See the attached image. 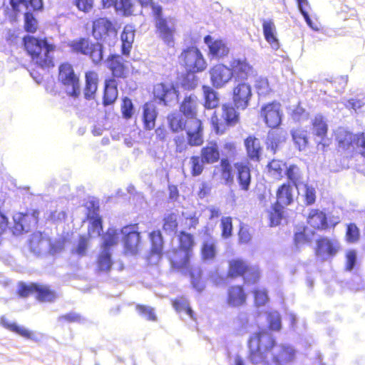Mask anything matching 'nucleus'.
<instances>
[{"mask_svg": "<svg viewBox=\"0 0 365 365\" xmlns=\"http://www.w3.org/2000/svg\"><path fill=\"white\" fill-rule=\"evenodd\" d=\"M360 237V229L356 223L350 222L346 225L344 239L346 243L356 244L359 241Z\"/></svg>", "mask_w": 365, "mask_h": 365, "instance_id": "8fccbe9b", "label": "nucleus"}, {"mask_svg": "<svg viewBox=\"0 0 365 365\" xmlns=\"http://www.w3.org/2000/svg\"><path fill=\"white\" fill-rule=\"evenodd\" d=\"M275 345L274 338L266 330L254 333L248 340L250 349V358L253 364H259L266 358V353Z\"/></svg>", "mask_w": 365, "mask_h": 365, "instance_id": "39448f33", "label": "nucleus"}, {"mask_svg": "<svg viewBox=\"0 0 365 365\" xmlns=\"http://www.w3.org/2000/svg\"><path fill=\"white\" fill-rule=\"evenodd\" d=\"M135 310L139 314L145 317L147 320L151 322L157 321V316L153 307L144 304H137Z\"/></svg>", "mask_w": 365, "mask_h": 365, "instance_id": "774afa93", "label": "nucleus"}, {"mask_svg": "<svg viewBox=\"0 0 365 365\" xmlns=\"http://www.w3.org/2000/svg\"><path fill=\"white\" fill-rule=\"evenodd\" d=\"M193 253L185 252L176 248H173L168 255L170 269L175 272H185L191 265L190 261Z\"/></svg>", "mask_w": 365, "mask_h": 365, "instance_id": "a211bd4d", "label": "nucleus"}, {"mask_svg": "<svg viewBox=\"0 0 365 365\" xmlns=\"http://www.w3.org/2000/svg\"><path fill=\"white\" fill-rule=\"evenodd\" d=\"M202 91L205 108L210 110L218 107L219 97L217 92L208 86H203Z\"/></svg>", "mask_w": 365, "mask_h": 365, "instance_id": "49530a36", "label": "nucleus"}, {"mask_svg": "<svg viewBox=\"0 0 365 365\" xmlns=\"http://www.w3.org/2000/svg\"><path fill=\"white\" fill-rule=\"evenodd\" d=\"M39 211L38 210H27L25 212H17L13 216L12 231L15 235L28 232L32 226L38 222Z\"/></svg>", "mask_w": 365, "mask_h": 365, "instance_id": "4468645a", "label": "nucleus"}, {"mask_svg": "<svg viewBox=\"0 0 365 365\" xmlns=\"http://www.w3.org/2000/svg\"><path fill=\"white\" fill-rule=\"evenodd\" d=\"M125 61L121 55L113 53L108 56L106 58L107 67L111 72L110 78L125 79L128 77L129 70L125 64Z\"/></svg>", "mask_w": 365, "mask_h": 365, "instance_id": "6ab92c4d", "label": "nucleus"}, {"mask_svg": "<svg viewBox=\"0 0 365 365\" xmlns=\"http://www.w3.org/2000/svg\"><path fill=\"white\" fill-rule=\"evenodd\" d=\"M310 231L308 226L303 225L297 227L293 236V243L296 247L309 245L312 242L313 236Z\"/></svg>", "mask_w": 365, "mask_h": 365, "instance_id": "ea45409f", "label": "nucleus"}, {"mask_svg": "<svg viewBox=\"0 0 365 365\" xmlns=\"http://www.w3.org/2000/svg\"><path fill=\"white\" fill-rule=\"evenodd\" d=\"M357 133L342 130L339 131L336 135V141L339 150L352 154L356 150Z\"/></svg>", "mask_w": 365, "mask_h": 365, "instance_id": "b1692460", "label": "nucleus"}, {"mask_svg": "<svg viewBox=\"0 0 365 365\" xmlns=\"http://www.w3.org/2000/svg\"><path fill=\"white\" fill-rule=\"evenodd\" d=\"M143 6L150 8V16L153 19L158 36L169 47L175 44L176 28L174 19L165 17L162 6L153 2V0H137Z\"/></svg>", "mask_w": 365, "mask_h": 365, "instance_id": "7ed1b4c3", "label": "nucleus"}, {"mask_svg": "<svg viewBox=\"0 0 365 365\" xmlns=\"http://www.w3.org/2000/svg\"><path fill=\"white\" fill-rule=\"evenodd\" d=\"M210 124L215 134L218 135L225 134L231 127L224 120L222 121L216 112H214L210 117Z\"/></svg>", "mask_w": 365, "mask_h": 365, "instance_id": "4d7b16f0", "label": "nucleus"}, {"mask_svg": "<svg viewBox=\"0 0 365 365\" xmlns=\"http://www.w3.org/2000/svg\"><path fill=\"white\" fill-rule=\"evenodd\" d=\"M178 214L174 212L166 213L162 219V229L165 232H174L178 231L179 227Z\"/></svg>", "mask_w": 365, "mask_h": 365, "instance_id": "37998d69", "label": "nucleus"}, {"mask_svg": "<svg viewBox=\"0 0 365 365\" xmlns=\"http://www.w3.org/2000/svg\"><path fill=\"white\" fill-rule=\"evenodd\" d=\"M285 175L288 180L295 187H297L302 180V173L299 167L294 164L286 168Z\"/></svg>", "mask_w": 365, "mask_h": 365, "instance_id": "052dcab7", "label": "nucleus"}, {"mask_svg": "<svg viewBox=\"0 0 365 365\" xmlns=\"http://www.w3.org/2000/svg\"><path fill=\"white\" fill-rule=\"evenodd\" d=\"M206 164H214L220 161L221 154L216 140H210L200 149V155Z\"/></svg>", "mask_w": 365, "mask_h": 365, "instance_id": "c85d7f7f", "label": "nucleus"}, {"mask_svg": "<svg viewBox=\"0 0 365 365\" xmlns=\"http://www.w3.org/2000/svg\"><path fill=\"white\" fill-rule=\"evenodd\" d=\"M202 259L204 260H213L216 256V245L212 241H204L200 248Z\"/></svg>", "mask_w": 365, "mask_h": 365, "instance_id": "6e6d98bb", "label": "nucleus"}, {"mask_svg": "<svg viewBox=\"0 0 365 365\" xmlns=\"http://www.w3.org/2000/svg\"><path fill=\"white\" fill-rule=\"evenodd\" d=\"M24 29L27 33L34 34L38 30V21L31 12H26L24 15Z\"/></svg>", "mask_w": 365, "mask_h": 365, "instance_id": "e2e57ef3", "label": "nucleus"}, {"mask_svg": "<svg viewBox=\"0 0 365 365\" xmlns=\"http://www.w3.org/2000/svg\"><path fill=\"white\" fill-rule=\"evenodd\" d=\"M98 269L101 272H108L113 265L111 254L109 250H103L100 252L96 260Z\"/></svg>", "mask_w": 365, "mask_h": 365, "instance_id": "09e8293b", "label": "nucleus"}, {"mask_svg": "<svg viewBox=\"0 0 365 365\" xmlns=\"http://www.w3.org/2000/svg\"><path fill=\"white\" fill-rule=\"evenodd\" d=\"M89 246V237L84 235H79L76 244L71 250V254L78 257H85Z\"/></svg>", "mask_w": 365, "mask_h": 365, "instance_id": "a18cd8bd", "label": "nucleus"}, {"mask_svg": "<svg viewBox=\"0 0 365 365\" xmlns=\"http://www.w3.org/2000/svg\"><path fill=\"white\" fill-rule=\"evenodd\" d=\"M198 103L196 96H185L179 106L181 114L188 119L187 144L192 147L201 146L204 142L202 121L197 118Z\"/></svg>", "mask_w": 365, "mask_h": 365, "instance_id": "f03ea898", "label": "nucleus"}, {"mask_svg": "<svg viewBox=\"0 0 365 365\" xmlns=\"http://www.w3.org/2000/svg\"><path fill=\"white\" fill-rule=\"evenodd\" d=\"M253 302L256 307L265 306L269 302L268 292L264 288H256L252 291Z\"/></svg>", "mask_w": 365, "mask_h": 365, "instance_id": "13d9d810", "label": "nucleus"}, {"mask_svg": "<svg viewBox=\"0 0 365 365\" xmlns=\"http://www.w3.org/2000/svg\"><path fill=\"white\" fill-rule=\"evenodd\" d=\"M341 250V243L336 237L322 235L315 241L314 252L316 257L325 261L333 258Z\"/></svg>", "mask_w": 365, "mask_h": 365, "instance_id": "ddd939ff", "label": "nucleus"}, {"mask_svg": "<svg viewBox=\"0 0 365 365\" xmlns=\"http://www.w3.org/2000/svg\"><path fill=\"white\" fill-rule=\"evenodd\" d=\"M230 70L232 73V77L239 79H247L248 76L254 73L253 66L250 63L247 58H233L230 62Z\"/></svg>", "mask_w": 365, "mask_h": 365, "instance_id": "393cba45", "label": "nucleus"}, {"mask_svg": "<svg viewBox=\"0 0 365 365\" xmlns=\"http://www.w3.org/2000/svg\"><path fill=\"white\" fill-rule=\"evenodd\" d=\"M71 53L88 56L92 63L98 66L103 61V46L98 42H92L87 37H80L68 43Z\"/></svg>", "mask_w": 365, "mask_h": 365, "instance_id": "0eeeda50", "label": "nucleus"}, {"mask_svg": "<svg viewBox=\"0 0 365 365\" xmlns=\"http://www.w3.org/2000/svg\"><path fill=\"white\" fill-rule=\"evenodd\" d=\"M284 141L285 138L281 133H269L266 140L267 148L275 153L279 150L280 145Z\"/></svg>", "mask_w": 365, "mask_h": 365, "instance_id": "603ef678", "label": "nucleus"}, {"mask_svg": "<svg viewBox=\"0 0 365 365\" xmlns=\"http://www.w3.org/2000/svg\"><path fill=\"white\" fill-rule=\"evenodd\" d=\"M153 100L158 104L168 106L178 101L179 91L173 85L159 83L153 89Z\"/></svg>", "mask_w": 365, "mask_h": 365, "instance_id": "2eb2a0df", "label": "nucleus"}, {"mask_svg": "<svg viewBox=\"0 0 365 365\" xmlns=\"http://www.w3.org/2000/svg\"><path fill=\"white\" fill-rule=\"evenodd\" d=\"M135 29L131 25L128 24L123 27L120 34V50L122 55L125 56H130L135 38Z\"/></svg>", "mask_w": 365, "mask_h": 365, "instance_id": "473e14b6", "label": "nucleus"}, {"mask_svg": "<svg viewBox=\"0 0 365 365\" xmlns=\"http://www.w3.org/2000/svg\"><path fill=\"white\" fill-rule=\"evenodd\" d=\"M36 286V282H32L29 284H27L24 282H19L18 284L16 294L21 298H27L31 294L35 293Z\"/></svg>", "mask_w": 365, "mask_h": 365, "instance_id": "69168bd1", "label": "nucleus"}, {"mask_svg": "<svg viewBox=\"0 0 365 365\" xmlns=\"http://www.w3.org/2000/svg\"><path fill=\"white\" fill-rule=\"evenodd\" d=\"M345 264L344 269L351 272L355 267L357 262V252L354 249H349L346 251L344 255Z\"/></svg>", "mask_w": 365, "mask_h": 365, "instance_id": "0e129e2a", "label": "nucleus"}, {"mask_svg": "<svg viewBox=\"0 0 365 365\" xmlns=\"http://www.w3.org/2000/svg\"><path fill=\"white\" fill-rule=\"evenodd\" d=\"M148 240L150 244L149 254L151 256L161 257L164 252V239L159 230H154L148 234Z\"/></svg>", "mask_w": 365, "mask_h": 365, "instance_id": "7c9ffc66", "label": "nucleus"}, {"mask_svg": "<svg viewBox=\"0 0 365 365\" xmlns=\"http://www.w3.org/2000/svg\"><path fill=\"white\" fill-rule=\"evenodd\" d=\"M269 172L278 180L282 179L283 172L286 167V163L282 160H272L267 165Z\"/></svg>", "mask_w": 365, "mask_h": 365, "instance_id": "680f3d73", "label": "nucleus"}, {"mask_svg": "<svg viewBox=\"0 0 365 365\" xmlns=\"http://www.w3.org/2000/svg\"><path fill=\"white\" fill-rule=\"evenodd\" d=\"M57 79L64 87L69 97L78 98L81 93L79 76L76 73L73 66L68 62L59 65Z\"/></svg>", "mask_w": 365, "mask_h": 365, "instance_id": "6e6552de", "label": "nucleus"}, {"mask_svg": "<svg viewBox=\"0 0 365 365\" xmlns=\"http://www.w3.org/2000/svg\"><path fill=\"white\" fill-rule=\"evenodd\" d=\"M247 163H259L262 159L263 148L259 140L254 135H248L244 140Z\"/></svg>", "mask_w": 365, "mask_h": 365, "instance_id": "412c9836", "label": "nucleus"}, {"mask_svg": "<svg viewBox=\"0 0 365 365\" xmlns=\"http://www.w3.org/2000/svg\"><path fill=\"white\" fill-rule=\"evenodd\" d=\"M118 97V82L115 78L104 81L102 103L104 106L113 105Z\"/></svg>", "mask_w": 365, "mask_h": 365, "instance_id": "cd10ccee", "label": "nucleus"}, {"mask_svg": "<svg viewBox=\"0 0 365 365\" xmlns=\"http://www.w3.org/2000/svg\"><path fill=\"white\" fill-rule=\"evenodd\" d=\"M281 105L277 101H272L263 105L260 109V116L267 127L276 128L282 123Z\"/></svg>", "mask_w": 365, "mask_h": 365, "instance_id": "dca6fc26", "label": "nucleus"}, {"mask_svg": "<svg viewBox=\"0 0 365 365\" xmlns=\"http://www.w3.org/2000/svg\"><path fill=\"white\" fill-rule=\"evenodd\" d=\"M167 120L168 127L172 132L177 133L185 130L187 140V118L185 120L181 113L173 112L168 115Z\"/></svg>", "mask_w": 365, "mask_h": 365, "instance_id": "2f4dec72", "label": "nucleus"}, {"mask_svg": "<svg viewBox=\"0 0 365 365\" xmlns=\"http://www.w3.org/2000/svg\"><path fill=\"white\" fill-rule=\"evenodd\" d=\"M83 87L84 98L91 101L96 98L99 84V76L97 71L89 70L85 72Z\"/></svg>", "mask_w": 365, "mask_h": 365, "instance_id": "a878e982", "label": "nucleus"}, {"mask_svg": "<svg viewBox=\"0 0 365 365\" xmlns=\"http://www.w3.org/2000/svg\"><path fill=\"white\" fill-rule=\"evenodd\" d=\"M35 294L36 299L41 302H53L57 298L55 290L48 285L39 283H36Z\"/></svg>", "mask_w": 365, "mask_h": 365, "instance_id": "58836bf2", "label": "nucleus"}, {"mask_svg": "<svg viewBox=\"0 0 365 365\" xmlns=\"http://www.w3.org/2000/svg\"><path fill=\"white\" fill-rule=\"evenodd\" d=\"M247 301V293L242 284H236L228 287L226 292V304L230 307L245 306Z\"/></svg>", "mask_w": 365, "mask_h": 365, "instance_id": "aec40b11", "label": "nucleus"}, {"mask_svg": "<svg viewBox=\"0 0 365 365\" xmlns=\"http://www.w3.org/2000/svg\"><path fill=\"white\" fill-rule=\"evenodd\" d=\"M210 81L215 88H221L228 83L232 78V73L230 67L217 63L210 70Z\"/></svg>", "mask_w": 365, "mask_h": 365, "instance_id": "4be33fe9", "label": "nucleus"}, {"mask_svg": "<svg viewBox=\"0 0 365 365\" xmlns=\"http://www.w3.org/2000/svg\"><path fill=\"white\" fill-rule=\"evenodd\" d=\"M221 237L228 239L232 235V218L231 217H223L220 220Z\"/></svg>", "mask_w": 365, "mask_h": 365, "instance_id": "338daca9", "label": "nucleus"}, {"mask_svg": "<svg viewBox=\"0 0 365 365\" xmlns=\"http://www.w3.org/2000/svg\"><path fill=\"white\" fill-rule=\"evenodd\" d=\"M118 242V232L114 228H108L104 235L102 248L108 250L110 247L115 246Z\"/></svg>", "mask_w": 365, "mask_h": 365, "instance_id": "bf43d9fd", "label": "nucleus"}, {"mask_svg": "<svg viewBox=\"0 0 365 365\" xmlns=\"http://www.w3.org/2000/svg\"><path fill=\"white\" fill-rule=\"evenodd\" d=\"M226 277L230 279L242 278L248 284H257L261 278V270L258 266L250 264L247 260L236 257L227 261Z\"/></svg>", "mask_w": 365, "mask_h": 365, "instance_id": "20e7f679", "label": "nucleus"}, {"mask_svg": "<svg viewBox=\"0 0 365 365\" xmlns=\"http://www.w3.org/2000/svg\"><path fill=\"white\" fill-rule=\"evenodd\" d=\"M235 106L225 103L222 106L223 120L231 127L235 126L240 121V114L236 110Z\"/></svg>", "mask_w": 365, "mask_h": 365, "instance_id": "c03bdc74", "label": "nucleus"}, {"mask_svg": "<svg viewBox=\"0 0 365 365\" xmlns=\"http://www.w3.org/2000/svg\"><path fill=\"white\" fill-rule=\"evenodd\" d=\"M180 63L188 73L203 71L207 63L201 51L195 46H190L184 50L180 56Z\"/></svg>", "mask_w": 365, "mask_h": 365, "instance_id": "f8f14e48", "label": "nucleus"}, {"mask_svg": "<svg viewBox=\"0 0 365 365\" xmlns=\"http://www.w3.org/2000/svg\"><path fill=\"white\" fill-rule=\"evenodd\" d=\"M157 117L158 112L155 107L149 103L144 104L143 107L142 120L145 130H151L155 128Z\"/></svg>", "mask_w": 365, "mask_h": 365, "instance_id": "4c0bfd02", "label": "nucleus"}, {"mask_svg": "<svg viewBox=\"0 0 365 365\" xmlns=\"http://www.w3.org/2000/svg\"><path fill=\"white\" fill-rule=\"evenodd\" d=\"M292 137L294 144L299 150H303L307 147L309 140L306 130L300 128L293 130L292 131Z\"/></svg>", "mask_w": 365, "mask_h": 365, "instance_id": "864d4df0", "label": "nucleus"}, {"mask_svg": "<svg viewBox=\"0 0 365 365\" xmlns=\"http://www.w3.org/2000/svg\"><path fill=\"white\" fill-rule=\"evenodd\" d=\"M307 226L312 230L310 233L314 236L316 232L334 230L339 224V220L334 216H329L326 212L319 208L311 209L306 218Z\"/></svg>", "mask_w": 365, "mask_h": 365, "instance_id": "1a4fd4ad", "label": "nucleus"}, {"mask_svg": "<svg viewBox=\"0 0 365 365\" xmlns=\"http://www.w3.org/2000/svg\"><path fill=\"white\" fill-rule=\"evenodd\" d=\"M225 156L222 158L219 165L215 167L213 175H219L220 180L225 185L234 183L235 174L233 166L230 158H235L239 155L237 143L235 141H227L223 144Z\"/></svg>", "mask_w": 365, "mask_h": 365, "instance_id": "423d86ee", "label": "nucleus"}, {"mask_svg": "<svg viewBox=\"0 0 365 365\" xmlns=\"http://www.w3.org/2000/svg\"><path fill=\"white\" fill-rule=\"evenodd\" d=\"M236 170V178L240 190L247 192L251 185L252 174L249 163L240 161L232 165Z\"/></svg>", "mask_w": 365, "mask_h": 365, "instance_id": "5701e85b", "label": "nucleus"}, {"mask_svg": "<svg viewBox=\"0 0 365 365\" xmlns=\"http://www.w3.org/2000/svg\"><path fill=\"white\" fill-rule=\"evenodd\" d=\"M262 30L266 41L272 48L277 49L279 47V42L277 36V29L273 20H264L262 21Z\"/></svg>", "mask_w": 365, "mask_h": 365, "instance_id": "e433bc0d", "label": "nucleus"}, {"mask_svg": "<svg viewBox=\"0 0 365 365\" xmlns=\"http://www.w3.org/2000/svg\"><path fill=\"white\" fill-rule=\"evenodd\" d=\"M113 7L116 12L124 16H130L133 14L134 4L132 0H115Z\"/></svg>", "mask_w": 365, "mask_h": 365, "instance_id": "3c124183", "label": "nucleus"}, {"mask_svg": "<svg viewBox=\"0 0 365 365\" xmlns=\"http://www.w3.org/2000/svg\"><path fill=\"white\" fill-rule=\"evenodd\" d=\"M178 250L185 252L193 253L196 245L195 236L185 230H180L177 235Z\"/></svg>", "mask_w": 365, "mask_h": 365, "instance_id": "c9c22d12", "label": "nucleus"}, {"mask_svg": "<svg viewBox=\"0 0 365 365\" xmlns=\"http://www.w3.org/2000/svg\"><path fill=\"white\" fill-rule=\"evenodd\" d=\"M121 242L125 255H135L142 244L141 235L138 223L129 224L121 227Z\"/></svg>", "mask_w": 365, "mask_h": 365, "instance_id": "9b49d317", "label": "nucleus"}, {"mask_svg": "<svg viewBox=\"0 0 365 365\" xmlns=\"http://www.w3.org/2000/svg\"><path fill=\"white\" fill-rule=\"evenodd\" d=\"M294 200L293 187L289 182L280 185L276 190V201L284 206L292 205Z\"/></svg>", "mask_w": 365, "mask_h": 365, "instance_id": "72a5a7b5", "label": "nucleus"}, {"mask_svg": "<svg viewBox=\"0 0 365 365\" xmlns=\"http://www.w3.org/2000/svg\"><path fill=\"white\" fill-rule=\"evenodd\" d=\"M172 305L177 312H185L191 319H195V314L185 297L180 296L173 299L172 300Z\"/></svg>", "mask_w": 365, "mask_h": 365, "instance_id": "de8ad7c7", "label": "nucleus"}, {"mask_svg": "<svg viewBox=\"0 0 365 365\" xmlns=\"http://www.w3.org/2000/svg\"><path fill=\"white\" fill-rule=\"evenodd\" d=\"M284 205L274 202L268 212L269 225L275 227L279 225L284 217Z\"/></svg>", "mask_w": 365, "mask_h": 365, "instance_id": "79ce46f5", "label": "nucleus"}, {"mask_svg": "<svg viewBox=\"0 0 365 365\" xmlns=\"http://www.w3.org/2000/svg\"><path fill=\"white\" fill-rule=\"evenodd\" d=\"M182 273L190 277L192 285L195 289L197 291L203 289L202 270L200 267L190 265L189 269Z\"/></svg>", "mask_w": 365, "mask_h": 365, "instance_id": "a19ab883", "label": "nucleus"}, {"mask_svg": "<svg viewBox=\"0 0 365 365\" xmlns=\"http://www.w3.org/2000/svg\"><path fill=\"white\" fill-rule=\"evenodd\" d=\"M190 174L192 177H197L202 174L206 163L200 155H192L190 158Z\"/></svg>", "mask_w": 365, "mask_h": 365, "instance_id": "5fc2aeb1", "label": "nucleus"}, {"mask_svg": "<svg viewBox=\"0 0 365 365\" xmlns=\"http://www.w3.org/2000/svg\"><path fill=\"white\" fill-rule=\"evenodd\" d=\"M91 34L98 43H110L117 38L118 29L110 19L98 17L92 21Z\"/></svg>", "mask_w": 365, "mask_h": 365, "instance_id": "9d476101", "label": "nucleus"}, {"mask_svg": "<svg viewBox=\"0 0 365 365\" xmlns=\"http://www.w3.org/2000/svg\"><path fill=\"white\" fill-rule=\"evenodd\" d=\"M312 131L314 136L320 139L318 145L322 144L324 147L326 145L323 141L327 138L329 127L325 117L320 113L314 115L311 121Z\"/></svg>", "mask_w": 365, "mask_h": 365, "instance_id": "bb28decb", "label": "nucleus"}, {"mask_svg": "<svg viewBox=\"0 0 365 365\" xmlns=\"http://www.w3.org/2000/svg\"><path fill=\"white\" fill-rule=\"evenodd\" d=\"M23 48L30 57L31 63L42 69H49L55 66L53 53L56 46L46 37L26 35L22 38Z\"/></svg>", "mask_w": 365, "mask_h": 365, "instance_id": "f257e3e1", "label": "nucleus"}, {"mask_svg": "<svg viewBox=\"0 0 365 365\" xmlns=\"http://www.w3.org/2000/svg\"><path fill=\"white\" fill-rule=\"evenodd\" d=\"M252 96L251 86L245 82L239 83L232 89V103L237 109L245 110L248 107Z\"/></svg>", "mask_w": 365, "mask_h": 365, "instance_id": "f3484780", "label": "nucleus"}, {"mask_svg": "<svg viewBox=\"0 0 365 365\" xmlns=\"http://www.w3.org/2000/svg\"><path fill=\"white\" fill-rule=\"evenodd\" d=\"M0 324L7 330L16 333L24 338L32 339L34 341L38 340L33 331L24 327L18 325L16 322H10L5 317H1L0 318Z\"/></svg>", "mask_w": 365, "mask_h": 365, "instance_id": "f704fd0d", "label": "nucleus"}, {"mask_svg": "<svg viewBox=\"0 0 365 365\" xmlns=\"http://www.w3.org/2000/svg\"><path fill=\"white\" fill-rule=\"evenodd\" d=\"M205 43L209 48V53L215 57L222 58L227 56L230 49L222 39H213V38L207 35L204 38Z\"/></svg>", "mask_w": 365, "mask_h": 365, "instance_id": "c756f323", "label": "nucleus"}]
</instances>
